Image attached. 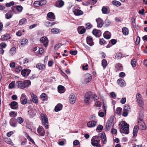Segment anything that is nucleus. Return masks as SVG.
<instances>
[{
    "label": "nucleus",
    "instance_id": "obj_27",
    "mask_svg": "<svg viewBox=\"0 0 147 147\" xmlns=\"http://www.w3.org/2000/svg\"><path fill=\"white\" fill-rule=\"evenodd\" d=\"M63 107L62 105L61 104H58L55 107V110L56 112H58L61 110Z\"/></svg>",
    "mask_w": 147,
    "mask_h": 147
},
{
    "label": "nucleus",
    "instance_id": "obj_3",
    "mask_svg": "<svg viewBox=\"0 0 147 147\" xmlns=\"http://www.w3.org/2000/svg\"><path fill=\"white\" fill-rule=\"evenodd\" d=\"M31 82L28 80L24 81H19L17 82L16 84L18 88L23 89L29 86L31 84Z\"/></svg>",
    "mask_w": 147,
    "mask_h": 147
},
{
    "label": "nucleus",
    "instance_id": "obj_57",
    "mask_svg": "<svg viewBox=\"0 0 147 147\" xmlns=\"http://www.w3.org/2000/svg\"><path fill=\"white\" fill-rule=\"evenodd\" d=\"M14 4V2L11 1L10 3H7L6 4V6L7 7H10Z\"/></svg>",
    "mask_w": 147,
    "mask_h": 147
},
{
    "label": "nucleus",
    "instance_id": "obj_62",
    "mask_svg": "<svg viewBox=\"0 0 147 147\" xmlns=\"http://www.w3.org/2000/svg\"><path fill=\"white\" fill-rule=\"evenodd\" d=\"M12 17V15L9 13H7L5 15V18L8 19L11 18Z\"/></svg>",
    "mask_w": 147,
    "mask_h": 147
},
{
    "label": "nucleus",
    "instance_id": "obj_6",
    "mask_svg": "<svg viewBox=\"0 0 147 147\" xmlns=\"http://www.w3.org/2000/svg\"><path fill=\"white\" fill-rule=\"evenodd\" d=\"M113 121V117H110L106 125L105 129L106 131H108L110 129Z\"/></svg>",
    "mask_w": 147,
    "mask_h": 147
},
{
    "label": "nucleus",
    "instance_id": "obj_16",
    "mask_svg": "<svg viewBox=\"0 0 147 147\" xmlns=\"http://www.w3.org/2000/svg\"><path fill=\"white\" fill-rule=\"evenodd\" d=\"M36 67L39 70H44L45 68V66L43 64L39 63L36 65Z\"/></svg>",
    "mask_w": 147,
    "mask_h": 147
},
{
    "label": "nucleus",
    "instance_id": "obj_60",
    "mask_svg": "<svg viewBox=\"0 0 147 147\" xmlns=\"http://www.w3.org/2000/svg\"><path fill=\"white\" fill-rule=\"evenodd\" d=\"M95 101V105L96 106L98 107H100L101 106V104L100 102L98 101H97V100Z\"/></svg>",
    "mask_w": 147,
    "mask_h": 147
},
{
    "label": "nucleus",
    "instance_id": "obj_53",
    "mask_svg": "<svg viewBox=\"0 0 147 147\" xmlns=\"http://www.w3.org/2000/svg\"><path fill=\"white\" fill-rule=\"evenodd\" d=\"M105 23L106 25V26H109L110 25V24L111 23V22H110V21L109 20H108L107 19H106L105 20Z\"/></svg>",
    "mask_w": 147,
    "mask_h": 147
},
{
    "label": "nucleus",
    "instance_id": "obj_61",
    "mask_svg": "<svg viewBox=\"0 0 147 147\" xmlns=\"http://www.w3.org/2000/svg\"><path fill=\"white\" fill-rule=\"evenodd\" d=\"M26 69H24L21 72V74L24 77L26 76Z\"/></svg>",
    "mask_w": 147,
    "mask_h": 147
},
{
    "label": "nucleus",
    "instance_id": "obj_9",
    "mask_svg": "<svg viewBox=\"0 0 147 147\" xmlns=\"http://www.w3.org/2000/svg\"><path fill=\"white\" fill-rule=\"evenodd\" d=\"M9 123L11 126L13 127H15L17 124V119L14 118H12L10 120Z\"/></svg>",
    "mask_w": 147,
    "mask_h": 147
},
{
    "label": "nucleus",
    "instance_id": "obj_50",
    "mask_svg": "<svg viewBox=\"0 0 147 147\" xmlns=\"http://www.w3.org/2000/svg\"><path fill=\"white\" fill-rule=\"evenodd\" d=\"M16 9L18 11L21 12L23 8L22 6L19 5H17L16 6Z\"/></svg>",
    "mask_w": 147,
    "mask_h": 147
},
{
    "label": "nucleus",
    "instance_id": "obj_20",
    "mask_svg": "<svg viewBox=\"0 0 147 147\" xmlns=\"http://www.w3.org/2000/svg\"><path fill=\"white\" fill-rule=\"evenodd\" d=\"M16 49L15 47H13L11 48L9 51V56H13L16 53Z\"/></svg>",
    "mask_w": 147,
    "mask_h": 147
},
{
    "label": "nucleus",
    "instance_id": "obj_51",
    "mask_svg": "<svg viewBox=\"0 0 147 147\" xmlns=\"http://www.w3.org/2000/svg\"><path fill=\"white\" fill-rule=\"evenodd\" d=\"M110 95L111 96V98H113V99H115L116 97V95L114 92H112L110 93Z\"/></svg>",
    "mask_w": 147,
    "mask_h": 147
},
{
    "label": "nucleus",
    "instance_id": "obj_8",
    "mask_svg": "<svg viewBox=\"0 0 147 147\" xmlns=\"http://www.w3.org/2000/svg\"><path fill=\"white\" fill-rule=\"evenodd\" d=\"M37 132L39 135L42 136H43L45 135V131L42 126L39 125L37 129Z\"/></svg>",
    "mask_w": 147,
    "mask_h": 147
},
{
    "label": "nucleus",
    "instance_id": "obj_14",
    "mask_svg": "<svg viewBox=\"0 0 147 147\" xmlns=\"http://www.w3.org/2000/svg\"><path fill=\"white\" fill-rule=\"evenodd\" d=\"M86 42L90 46H92L94 44L93 42L92 37L90 36H88L86 38Z\"/></svg>",
    "mask_w": 147,
    "mask_h": 147
},
{
    "label": "nucleus",
    "instance_id": "obj_28",
    "mask_svg": "<svg viewBox=\"0 0 147 147\" xmlns=\"http://www.w3.org/2000/svg\"><path fill=\"white\" fill-rule=\"evenodd\" d=\"M47 18L49 20V19L54 20L55 19V16L53 13L49 12L47 14Z\"/></svg>",
    "mask_w": 147,
    "mask_h": 147
},
{
    "label": "nucleus",
    "instance_id": "obj_43",
    "mask_svg": "<svg viewBox=\"0 0 147 147\" xmlns=\"http://www.w3.org/2000/svg\"><path fill=\"white\" fill-rule=\"evenodd\" d=\"M15 86V81H13L9 84L8 86L9 88V89H12Z\"/></svg>",
    "mask_w": 147,
    "mask_h": 147
},
{
    "label": "nucleus",
    "instance_id": "obj_24",
    "mask_svg": "<svg viewBox=\"0 0 147 147\" xmlns=\"http://www.w3.org/2000/svg\"><path fill=\"white\" fill-rule=\"evenodd\" d=\"M40 98L42 100L45 101L47 100L48 97L46 93H43L40 96Z\"/></svg>",
    "mask_w": 147,
    "mask_h": 147
},
{
    "label": "nucleus",
    "instance_id": "obj_52",
    "mask_svg": "<svg viewBox=\"0 0 147 147\" xmlns=\"http://www.w3.org/2000/svg\"><path fill=\"white\" fill-rule=\"evenodd\" d=\"M62 45L61 43L56 44L55 45L54 49L55 50H57Z\"/></svg>",
    "mask_w": 147,
    "mask_h": 147
},
{
    "label": "nucleus",
    "instance_id": "obj_21",
    "mask_svg": "<svg viewBox=\"0 0 147 147\" xmlns=\"http://www.w3.org/2000/svg\"><path fill=\"white\" fill-rule=\"evenodd\" d=\"M30 95L33 102L35 103H37L38 102L37 98L36 95L34 94L33 92H31Z\"/></svg>",
    "mask_w": 147,
    "mask_h": 147
},
{
    "label": "nucleus",
    "instance_id": "obj_38",
    "mask_svg": "<svg viewBox=\"0 0 147 147\" xmlns=\"http://www.w3.org/2000/svg\"><path fill=\"white\" fill-rule=\"evenodd\" d=\"M102 65L104 69H105L107 65L108 64L107 62L105 59H104L102 60Z\"/></svg>",
    "mask_w": 147,
    "mask_h": 147
},
{
    "label": "nucleus",
    "instance_id": "obj_46",
    "mask_svg": "<svg viewBox=\"0 0 147 147\" xmlns=\"http://www.w3.org/2000/svg\"><path fill=\"white\" fill-rule=\"evenodd\" d=\"M17 120L18 123L20 124L22 123L24 121V119L21 117H18Z\"/></svg>",
    "mask_w": 147,
    "mask_h": 147
},
{
    "label": "nucleus",
    "instance_id": "obj_26",
    "mask_svg": "<svg viewBox=\"0 0 147 147\" xmlns=\"http://www.w3.org/2000/svg\"><path fill=\"white\" fill-rule=\"evenodd\" d=\"M138 129V127L137 125L135 126L134 127L133 132V136L134 138H135L136 136Z\"/></svg>",
    "mask_w": 147,
    "mask_h": 147
},
{
    "label": "nucleus",
    "instance_id": "obj_55",
    "mask_svg": "<svg viewBox=\"0 0 147 147\" xmlns=\"http://www.w3.org/2000/svg\"><path fill=\"white\" fill-rule=\"evenodd\" d=\"M122 57V54L120 53L117 54L115 56V58L117 59H120Z\"/></svg>",
    "mask_w": 147,
    "mask_h": 147
},
{
    "label": "nucleus",
    "instance_id": "obj_12",
    "mask_svg": "<svg viewBox=\"0 0 147 147\" xmlns=\"http://www.w3.org/2000/svg\"><path fill=\"white\" fill-rule=\"evenodd\" d=\"M40 41L42 43L45 42L44 45L46 47L48 44L49 40L46 37H42L40 39Z\"/></svg>",
    "mask_w": 147,
    "mask_h": 147
},
{
    "label": "nucleus",
    "instance_id": "obj_45",
    "mask_svg": "<svg viewBox=\"0 0 147 147\" xmlns=\"http://www.w3.org/2000/svg\"><path fill=\"white\" fill-rule=\"evenodd\" d=\"M26 22V19L25 18H23L21 19L19 21V24L20 25H22L24 24Z\"/></svg>",
    "mask_w": 147,
    "mask_h": 147
},
{
    "label": "nucleus",
    "instance_id": "obj_39",
    "mask_svg": "<svg viewBox=\"0 0 147 147\" xmlns=\"http://www.w3.org/2000/svg\"><path fill=\"white\" fill-rule=\"evenodd\" d=\"M9 115L11 117H16L17 115V113L15 111H11L9 113Z\"/></svg>",
    "mask_w": 147,
    "mask_h": 147
},
{
    "label": "nucleus",
    "instance_id": "obj_58",
    "mask_svg": "<svg viewBox=\"0 0 147 147\" xmlns=\"http://www.w3.org/2000/svg\"><path fill=\"white\" fill-rule=\"evenodd\" d=\"M0 46L1 48L4 49L6 47L7 45L5 43L2 42L0 44Z\"/></svg>",
    "mask_w": 147,
    "mask_h": 147
},
{
    "label": "nucleus",
    "instance_id": "obj_30",
    "mask_svg": "<svg viewBox=\"0 0 147 147\" xmlns=\"http://www.w3.org/2000/svg\"><path fill=\"white\" fill-rule=\"evenodd\" d=\"M56 23L55 22H47L45 23V25L48 27H51L52 26L56 24Z\"/></svg>",
    "mask_w": 147,
    "mask_h": 147
},
{
    "label": "nucleus",
    "instance_id": "obj_1",
    "mask_svg": "<svg viewBox=\"0 0 147 147\" xmlns=\"http://www.w3.org/2000/svg\"><path fill=\"white\" fill-rule=\"evenodd\" d=\"M102 138L103 143L105 144L106 142V137L105 134L104 132H102L98 134V136H93L91 140V143L92 145L96 146V147H100V145L99 144L100 141L99 138Z\"/></svg>",
    "mask_w": 147,
    "mask_h": 147
},
{
    "label": "nucleus",
    "instance_id": "obj_31",
    "mask_svg": "<svg viewBox=\"0 0 147 147\" xmlns=\"http://www.w3.org/2000/svg\"><path fill=\"white\" fill-rule=\"evenodd\" d=\"M20 46L21 47H23L25 45L28 43V40L25 39H24L20 41Z\"/></svg>",
    "mask_w": 147,
    "mask_h": 147
},
{
    "label": "nucleus",
    "instance_id": "obj_32",
    "mask_svg": "<svg viewBox=\"0 0 147 147\" xmlns=\"http://www.w3.org/2000/svg\"><path fill=\"white\" fill-rule=\"evenodd\" d=\"M104 37L107 39H109L111 37L110 33L108 31H106L103 34Z\"/></svg>",
    "mask_w": 147,
    "mask_h": 147
},
{
    "label": "nucleus",
    "instance_id": "obj_5",
    "mask_svg": "<svg viewBox=\"0 0 147 147\" xmlns=\"http://www.w3.org/2000/svg\"><path fill=\"white\" fill-rule=\"evenodd\" d=\"M41 116L43 125L44 126L46 129H48L49 127V123L48 119L46 115L43 114H42L41 115Z\"/></svg>",
    "mask_w": 147,
    "mask_h": 147
},
{
    "label": "nucleus",
    "instance_id": "obj_19",
    "mask_svg": "<svg viewBox=\"0 0 147 147\" xmlns=\"http://www.w3.org/2000/svg\"><path fill=\"white\" fill-rule=\"evenodd\" d=\"M92 33L93 35L98 37H99L101 34L100 31L96 29H94L92 31Z\"/></svg>",
    "mask_w": 147,
    "mask_h": 147
},
{
    "label": "nucleus",
    "instance_id": "obj_13",
    "mask_svg": "<svg viewBox=\"0 0 147 147\" xmlns=\"http://www.w3.org/2000/svg\"><path fill=\"white\" fill-rule=\"evenodd\" d=\"M64 4V2L61 0L57 1L55 4V6L61 8L62 7Z\"/></svg>",
    "mask_w": 147,
    "mask_h": 147
},
{
    "label": "nucleus",
    "instance_id": "obj_42",
    "mask_svg": "<svg viewBox=\"0 0 147 147\" xmlns=\"http://www.w3.org/2000/svg\"><path fill=\"white\" fill-rule=\"evenodd\" d=\"M112 3L113 5L118 7L119 6L121 5V3L115 0L112 1Z\"/></svg>",
    "mask_w": 147,
    "mask_h": 147
},
{
    "label": "nucleus",
    "instance_id": "obj_2",
    "mask_svg": "<svg viewBox=\"0 0 147 147\" xmlns=\"http://www.w3.org/2000/svg\"><path fill=\"white\" fill-rule=\"evenodd\" d=\"M98 97L95 94H93L91 92H86L84 96V102L87 105H88L93 100L95 101L97 100Z\"/></svg>",
    "mask_w": 147,
    "mask_h": 147
},
{
    "label": "nucleus",
    "instance_id": "obj_37",
    "mask_svg": "<svg viewBox=\"0 0 147 147\" xmlns=\"http://www.w3.org/2000/svg\"><path fill=\"white\" fill-rule=\"evenodd\" d=\"M123 34L125 35H127L129 33V30L127 28L124 27L122 29Z\"/></svg>",
    "mask_w": 147,
    "mask_h": 147
},
{
    "label": "nucleus",
    "instance_id": "obj_36",
    "mask_svg": "<svg viewBox=\"0 0 147 147\" xmlns=\"http://www.w3.org/2000/svg\"><path fill=\"white\" fill-rule=\"evenodd\" d=\"M61 30H60L57 28H53L51 29V31L53 34H57L59 33Z\"/></svg>",
    "mask_w": 147,
    "mask_h": 147
},
{
    "label": "nucleus",
    "instance_id": "obj_35",
    "mask_svg": "<svg viewBox=\"0 0 147 147\" xmlns=\"http://www.w3.org/2000/svg\"><path fill=\"white\" fill-rule=\"evenodd\" d=\"M115 67L116 68V70L119 71V70L121 71L122 70L123 67L122 65L120 63H118L117 64Z\"/></svg>",
    "mask_w": 147,
    "mask_h": 147
},
{
    "label": "nucleus",
    "instance_id": "obj_15",
    "mask_svg": "<svg viewBox=\"0 0 147 147\" xmlns=\"http://www.w3.org/2000/svg\"><path fill=\"white\" fill-rule=\"evenodd\" d=\"M96 21L97 23V26L98 27L101 28L103 24V21L102 19L98 18L96 19Z\"/></svg>",
    "mask_w": 147,
    "mask_h": 147
},
{
    "label": "nucleus",
    "instance_id": "obj_25",
    "mask_svg": "<svg viewBox=\"0 0 147 147\" xmlns=\"http://www.w3.org/2000/svg\"><path fill=\"white\" fill-rule=\"evenodd\" d=\"M74 14L76 16H78L83 14V12L79 9H76L73 11Z\"/></svg>",
    "mask_w": 147,
    "mask_h": 147
},
{
    "label": "nucleus",
    "instance_id": "obj_63",
    "mask_svg": "<svg viewBox=\"0 0 147 147\" xmlns=\"http://www.w3.org/2000/svg\"><path fill=\"white\" fill-rule=\"evenodd\" d=\"M22 69V68L21 66H19L17 68H16L15 69V71L17 72H20Z\"/></svg>",
    "mask_w": 147,
    "mask_h": 147
},
{
    "label": "nucleus",
    "instance_id": "obj_49",
    "mask_svg": "<svg viewBox=\"0 0 147 147\" xmlns=\"http://www.w3.org/2000/svg\"><path fill=\"white\" fill-rule=\"evenodd\" d=\"M122 110V108L121 107H118L117 109V114L119 115H120L121 114Z\"/></svg>",
    "mask_w": 147,
    "mask_h": 147
},
{
    "label": "nucleus",
    "instance_id": "obj_59",
    "mask_svg": "<svg viewBox=\"0 0 147 147\" xmlns=\"http://www.w3.org/2000/svg\"><path fill=\"white\" fill-rule=\"evenodd\" d=\"M21 100V101L22 104L23 105L26 104L27 102V99L26 98H25Z\"/></svg>",
    "mask_w": 147,
    "mask_h": 147
},
{
    "label": "nucleus",
    "instance_id": "obj_11",
    "mask_svg": "<svg viewBox=\"0 0 147 147\" xmlns=\"http://www.w3.org/2000/svg\"><path fill=\"white\" fill-rule=\"evenodd\" d=\"M92 79L91 75L89 73H87L85 75V82L87 83L90 82Z\"/></svg>",
    "mask_w": 147,
    "mask_h": 147
},
{
    "label": "nucleus",
    "instance_id": "obj_7",
    "mask_svg": "<svg viewBox=\"0 0 147 147\" xmlns=\"http://www.w3.org/2000/svg\"><path fill=\"white\" fill-rule=\"evenodd\" d=\"M136 98L139 106L140 107H142L144 105V102L142 100L141 95L139 93L137 94Z\"/></svg>",
    "mask_w": 147,
    "mask_h": 147
},
{
    "label": "nucleus",
    "instance_id": "obj_18",
    "mask_svg": "<svg viewBox=\"0 0 147 147\" xmlns=\"http://www.w3.org/2000/svg\"><path fill=\"white\" fill-rule=\"evenodd\" d=\"M69 100L71 103H74L76 101V97L75 95L73 93L71 94L69 96Z\"/></svg>",
    "mask_w": 147,
    "mask_h": 147
},
{
    "label": "nucleus",
    "instance_id": "obj_10",
    "mask_svg": "<svg viewBox=\"0 0 147 147\" xmlns=\"http://www.w3.org/2000/svg\"><path fill=\"white\" fill-rule=\"evenodd\" d=\"M11 109H17L18 107V105L17 102L15 101L12 102L9 104Z\"/></svg>",
    "mask_w": 147,
    "mask_h": 147
},
{
    "label": "nucleus",
    "instance_id": "obj_33",
    "mask_svg": "<svg viewBox=\"0 0 147 147\" xmlns=\"http://www.w3.org/2000/svg\"><path fill=\"white\" fill-rule=\"evenodd\" d=\"M78 30L80 34H82L85 32L86 29L84 28L79 27L78 28Z\"/></svg>",
    "mask_w": 147,
    "mask_h": 147
},
{
    "label": "nucleus",
    "instance_id": "obj_47",
    "mask_svg": "<svg viewBox=\"0 0 147 147\" xmlns=\"http://www.w3.org/2000/svg\"><path fill=\"white\" fill-rule=\"evenodd\" d=\"M136 61L135 59H133L131 60V64L133 67H135L136 65Z\"/></svg>",
    "mask_w": 147,
    "mask_h": 147
},
{
    "label": "nucleus",
    "instance_id": "obj_56",
    "mask_svg": "<svg viewBox=\"0 0 147 147\" xmlns=\"http://www.w3.org/2000/svg\"><path fill=\"white\" fill-rule=\"evenodd\" d=\"M105 114H106V113H105L103 112L99 111L98 112V116L101 117H103Z\"/></svg>",
    "mask_w": 147,
    "mask_h": 147
},
{
    "label": "nucleus",
    "instance_id": "obj_48",
    "mask_svg": "<svg viewBox=\"0 0 147 147\" xmlns=\"http://www.w3.org/2000/svg\"><path fill=\"white\" fill-rule=\"evenodd\" d=\"M4 141L9 144H11V141L9 138H4Z\"/></svg>",
    "mask_w": 147,
    "mask_h": 147
},
{
    "label": "nucleus",
    "instance_id": "obj_64",
    "mask_svg": "<svg viewBox=\"0 0 147 147\" xmlns=\"http://www.w3.org/2000/svg\"><path fill=\"white\" fill-rule=\"evenodd\" d=\"M105 40L103 38L100 39L99 41L100 44L101 45H102L105 43Z\"/></svg>",
    "mask_w": 147,
    "mask_h": 147
},
{
    "label": "nucleus",
    "instance_id": "obj_40",
    "mask_svg": "<svg viewBox=\"0 0 147 147\" xmlns=\"http://www.w3.org/2000/svg\"><path fill=\"white\" fill-rule=\"evenodd\" d=\"M102 11L103 14H107L109 13L107 8L105 6H103L102 7Z\"/></svg>",
    "mask_w": 147,
    "mask_h": 147
},
{
    "label": "nucleus",
    "instance_id": "obj_34",
    "mask_svg": "<svg viewBox=\"0 0 147 147\" xmlns=\"http://www.w3.org/2000/svg\"><path fill=\"white\" fill-rule=\"evenodd\" d=\"M10 38V36L9 34H4L1 36V38L3 40H6Z\"/></svg>",
    "mask_w": 147,
    "mask_h": 147
},
{
    "label": "nucleus",
    "instance_id": "obj_4",
    "mask_svg": "<svg viewBox=\"0 0 147 147\" xmlns=\"http://www.w3.org/2000/svg\"><path fill=\"white\" fill-rule=\"evenodd\" d=\"M129 125L126 123H122L120 129V132L121 133L128 134L129 133Z\"/></svg>",
    "mask_w": 147,
    "mask_h": 147
},
{
    "label": "nucleus",
    "instance_id": "obj_23",
    "mask_svg": "<svg viewBox=\"0 0 147 147\" xmlns=\"http://www.w3.org/2000/svg\"><path fill=\"white\" fill-rule=\"evenodd\" d=\"M117 82L118 84L121 86H125L126 85V83L124 80L121 79H118L117 80Z\"/></svg>",
    "mask_w": 147,
    "mask_h": 147
},
{
    "label": "nucleus",
    "instance_id": "obj_22",
    "mask_svg": "<svg viewBox=\"0 0 147 147\" xmlns=\"http://www.w3.org/2000/svg\"><path fill=\"white\" fill-rule=\"evenodd\" d=\"M97 122L94 121H92L88 123L87 125L89 127H94L96 125Z\"/></svg>",
    "mask_w": 147,
    "mask_h": 147
},
{
    "label": "nucleus",
    "instance_id": "obj_54",
    "mask_svg": "<svg viewBox=\"0 0 147 147\" xmlns=\"http://www.w3.org/2000/svg\"><path fill=\"white\" fill-rule=\"evenodd\" d=\"M34 5L35 7H39L40 6V1H35L34 3Z\"/></svg>",
    "mask_w": 147,
    "mask_h": 147
},
{
    "label": "nucleus",
    "instance_id": "obj_29",
    "mask_svg": "<svg viewBox=\"0 0 147 147\" xmlns=\"http://www.w3.org/2000/svg\"><path fill=\"white\" fill-rule=\"evenodd\" d=\"M64 87L61 85H59L58 87V92L60 93H62L65 92Z\"/></svg>",
    "mask_w": 147,
    "mask_h": 147
},
{
    "label": "nucleus",
    "instance_id": "obj_44",
    "mask_svg": "<svg viewBox=\"0 0 147 147\" xmlns=\"http://www.w3.org/2000/svg\"><path fill=\"white\" fill-rule=\"evenodd\" d=\"M123 111L129 112L130 111V108L128 105H125L123 108Z\"/></svg>",
    "mask_w": 147,
    "mask_h": 147
},
{
    "label": "nucleus",
    "instance_id": "obj_41",
    "mask_svg": "<svg viewBox=\"0 0 147 147\" xmlns=\"http://www.w3.org/2000/svg\"><path fill=\"white\" fill-rule=\"evenodd\" d=\"M25 136L27 139L30 141L32 143L35 144V142L32 139V138L29 136L26 133Z\"/></svg>",
    "mask_w": 147,
    "mask_h": 147
},
{
    "label": "nucleus",
    "instance_id": "obj_17",
    "mask_svg": "<svg viewBox=\"0 0 147 147\" xmlns=\"http://www.w3.org/2000/svg\"><path fill=\"white\" fill-rule=\"evenodd\" d=\"M138 128L142 130H145L146 129V127L144 122H141L138 123Z\"/></svg>",
    "mask_w": 147,
    "mask_h": 147
}]
</instances>
